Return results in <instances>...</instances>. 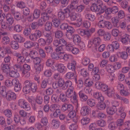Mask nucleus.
Instances as JSON below:
<instances>
[{
    "mask_svg": "<svg viewBox=\"0 0 130 130\" xmlns=\"http://www.w3.org/2000/svg\"><path fill=\"white\" fill-rule=\"evenodd\" d=\"M92 2V4L91 7V9L93 11H98L101 8V11L97 13V14H101L105 11L106 9V6L104 4L102 1L98 0H91Z\"/></svg>",
    "mask_w": 130,
    "mask_h": 130,
    "instance_id": "obj_1",
    "label": "nucleus"
},
{
    "mask_svg": "<svg viewBox=\"0 0 130 130\" xmlns=\"http://www.w3.org/2000/svg\"><path fill=\"white\" fill-rule=\"evenodd\" d=\"M104 101L99 102L97 104V107L99 109L103 110L106 107H107L110 104V103L108 100H106L104 102Z\"/></svg>",
    "mask_w": 130,
    "mask_h": 130,
    "instance_id": "obj_2",
    "label": "nucleus"
},
{
    "mask_svg": "<svg viewBox=\"0 0 130 130\" xmlns=\"http://www.w3.org/2000/svg\"><path fill=\"white\" fill-rule=\"evenodd\" d=\"M90 108L88 106H84L81 108L80 114L83 116H88L90 112Z\"/></svg>",
    "mask_w": 130,
    "mask_h": 130,
    "instance_id": "obj_3",
    "label": "nucleus"
},
{
    "mask_svg": "<svg viewBox=\"0 0 130 130\" xmlns=\"http://www.w3.org/2000/svg\"><path fill=\"white\" fill-rule=\"evenodd\" d=\"M31 85L30 81L26 80L24 82L25 86L23 88V91L26 94L29 93L30 90Z\"/></svg>",
    "mask_w": 130,
    "mask_h": 130,
    "instance_id": "obj_4",
    "label": "nucleus"
},
{
    "mask_svg": "<svg viewBox=\"0 0 130 130\" xmlns=\"http://www.w3.org/2000/svg\"><path fill=\"white\" fill-rule=\"evenodd\" d=\"M66 36L68 38H72L75 30L72 27L69 26L66 30Z\"/></svg>",
    "mask_w": 130,
    "mask_h": 130,
    "instance_id": "obj_5",
    "label": "nucleus"
},
{
    "mask_svg": "<svg viewBox=\"0 0 130 130\" xmlns=\"http://www.w3.org/2000/svg\"><path fill=\"white\" fill-rule=\"evenodd\" d=\"M16 95L11 90H9L7 92L6 98L7 100H14L16 99Z\"/></svg>",
    "mask_w": 130,
    "mask_h": 130,
    "instance_id": "obj_6",
    "label": "nucleus"
},
{
    "mask_svg": "<svg viewBox=\"0 0 130 130\" xmlns=\"http://www.w3.org/2000/svg\"><path fill=\"white\" fill-rule=\"evenodd\" d=\"M23 69L24 71L23 74L26 77H28L30 76V73L28 71H29L30 69V67L29 65L26 64H24L23 66Z\"/></svg>",
    "mask_w": 130,
    "mask_h": 130,
    "instance_id": "obj_7",
    "label": "nucleus"
},
{
    "mask_svg": "<svg viewBox=\"0 0 130 130\" xmlns=\"http://www.w3.org/2000/svg\"><path fill=\"white\" fill-rule=\"evenodd\" d=\"M92 96L93 98L98 99V101H102L104 100V97L102 96L101 93L98 92H95L93 93Z\"/></svg>",
    "mask_w": 130,
    "mask_h": 130,
    "instance_id": "obj_8",
    "label": "nucleus"
},
{
    "mask_svg": "<svg viewBox=\"0 0 130 130\" xmlns=\"http://www.w3.org/2000/svg\"><path fill=\"white\" fill-rule=\"evenodd\" d=\"M14 90L16 92H18L20 91L22 88L21 84L20 83L18 80H15V82L13 83Z\"/></svg>",
    "mask_w": 130,
    "mask_h": 130,
    "instance_id": "obj_9",
    "label": "nucleus"
},
{
    "mask_svg": "<svg viewBox=\"0 0 130 130\" xmlns=\"http://www.w3.org/2000/svg\"><path fill=\"white\" fill-rule=\"evenodd\" d=\"M58 18H55L53 20L55 27H57L60 24L61 21L64 19V17H58Z\"/></svg>",
    "mask_w": 130,
    "mask_h": 130,
    "instance_id": "obj_10",
    "label": "nucleus"
},
{
    "mask_svg": "<svg viewBox=\"0 0 130 130\" xmlns=\"http://www.w3.org/2000/svg\"><path fill=\"white\" fill-rule=\"evenodd\" d=\"M10 65L8 64H3L1 67V69L3 72L6 74L9 73L10 71Z\"/></svg>",
    "mask_w": 130,
    "mask_h": 130,
    "instance_id": "obj_11",
    "label": "nucleus"
},
{
    "mask_svg": "<svg viewBox=\"0 0 130 130\" xmlns=\"http://www.w3.org/2000/svg\"><path fill=\"white\" fill-rule=\"evenodd\" d=\"M56 66L58 71L60 73L64 72L66 71L67 68L64 64L59 63L57 64Z\"/></svg>",
    "mask_w": 130,
    "mask_h": 130,
    "instance_id": "obj_12",
    "label": "nucleus"
},
{
    "mask_svg": "<svg viewBox=\"0 0 130 130\" xmlns=\"http://www.w3.org/2000/svg\"><path fill=\"white\" fill-rule=\"evenodd\" d=\"M60 58L63 59L65 61H68V60L71 59L72 57L71 55L67 54L63 52H60Z\"/></svg>",
    "mask_w": 130,
    "mask_h": 130,
    "instance_id": "obj_13",
    "label": "nucleus"
},
{
    "mask_svg": "<svg viewBox=\"0 0 130 130\" xmlns=\"http://www.w3.org/2000/svg\"><path fill=\"white\" fill-rule=\"evenodd\" d=\"M13 38L17 42L23 43L25 41V39L19 35L15 34L13 36Z\"/></svg>",
    "mask_w": 130,
    "mask_h": 130,
    "instance_id": "obj_14",
    "label": "nucleus"
},
{
    "mask_svg": "<svg viewBox=\"0 0 130 130\" xmlns=\"http://www.w3.org/2000/svg\"><path fill=\"white\" fill-rule=\"evenodd\" d=\"M78 95L80 100L82 102H85L87 100L88 96L82 91H79L78 93Z\"/></svg>",
    "mask_w": 130,
    "mask_h": 130,
    "instance_id": "obj_15",
    "label": "nucleus"
},
{
    "mask_svg": "<svg viewBox=\"0 0 130 130\" xmlns=\"http://www.w3.org/2000/svg\"><path fill=\"white\" fill-rule=\"evenodd\" d=\"M117 56L124 60H126L128 57V54L125 52H117Z\"/></svg>",
    "mask_w": 130,
    "mask_h": 130,
    "instance_id": "obj_16",
    "label": "nucleus"
},
{
    "mask_svg": "<svg viewBox=\"0 0 130 130\" xmlns=\"http://www.w3.org/2000/svg\"><path fill=\"white\" fill-rule=\"evenodd\" d=\"M74 88L73 87H71L69 88L66 92V95L68 98H71L72 97L74 94Z\"/></svg>",
    "mask_w": 130,
    "mask_h": 130,
    "instance_id": "obj_17",
    "label": "nucleus"
},
{
    "mask_svg": "<svg viewBox=\"0 0 130 130\" xmlns=\"http://www.w3.org/2000/svg\"><path fill=\"white\" fill-rule=\"evenodd\" d=\"M117 109L115 106L112 107H109L108 106L107 107L106 111L109 115H112L114 114L117 111Z\"/></svg>",
    "mask_w": 130,
    "mask_h": 130,
    "instance_id": "obj_18",
    "label": "nucleus"
},
{
    "mask_svg": "<svg viewBox=\"0 0 130 130\" xmlns=\"http://www.w3.org/2000/svg\"><path fill=\"white\" fill-rule=\"evenodd\" d=\"M55 37L58 39L61 38L63 36V34L62 31L58 29L57 30L54 32Z\"/></svg>",
    "mask_w": 130,
    "mask_h": 130,
    "instance_id": "obj_19",
    "label": "nucleus"
},
{
    "mask_svg": "<svg viewBox=\"0 0 130 130\" xmlns=\"http://www.w3.org/2000/svg\"><path fill=\"white\" fill-rule=\"evenodd\" d=\"M87 104L91 107H93L94 106L96 103L95 101L93 99H88L87 101Z\"/></svg>",
    "mask_w": 130,
    "mask_h": 130,
    "instance_id": "obj_20",
    "label": "nucleus"
},
{
    "mask_svg": "<svg viewBox=\"0 0 130 130\" xmlns=\"http://www.w3.org/2000/svg\"><path fill=\"white\" fill-rule=\"evenodd\" d=\"M93 84V82L90 79L88 78L85 79L84 82V85L86 87H91Z\"/></svg>",
    "mask_w": 130,
    "mask_h": 130,
    "instance_id": "obj_21",
    "label": "nucleus"
},
{
    "mask_svg": "<svg viewBox=\"0 0 130 130\" xmlns=\"http://www.w3.org/2000/svg\"><path fill=\"white\" fill-rule=\"evenodd\" d=\"M101 42V40L99 37H97L94 39L93 41V43L94 46L96 48V47L99 46Z\"/></svg>",
    "mask_w": 130,
    "mask_h": 130,
    "instance_id": "obj_22",
    "label": "nucleus"
},
{
    "mask_svg": "<svg viewBox=\"0 0 130 130\" xmlns=\"http://www.w3.org/2000/svg\"><path fill=\"white\" fill-rule=\"evenodd\" d=\"M34 43L29 41H27L24 44V46L26 48H30L34 46Z\"/></svg>",
    "mask_w": 130,
    "mask_h": 130,
    "instance_id": "obj_23",
    "label": "nucleus"
},
{
    "mask_svg": "<svg viewBox=\"0 0 130 130\" xmlns=\"http://www.w3.org/2000/svg\"><path fill=\"white\" fill-rule=\"evenodd\" d=\"M1 25L2 28L6 29L8 31H10L12 29V27L7 23L1 22Z\"/></svg>",
    "mask_w": 130,
    "mask_h": 130,
    "instance_id": "obj_24",
    "label": "nucleus"
},
{
    "mask_svg": "<svg viewBox=\"0 0 130 130\" xmlns=\"http://www.w3.org/2000/svg\"><path fill=\"white\" fill-rule=\"evenodd\" d=\"M76 65V61H73L72 63H69L68 64V68L69 70H71L73 71H74L75 70Z\"/></svg>",
    "mask_w": 130,
    "mask_h": 130,
    "instance_id": "obj_25",
    "label": "nucleus"
},
{
    "mask_svg": "<svg viewBox=\"0 0 130 130\" xmlns=\"http://www.w3.org/2000/svg\"><path fill=\"white\" fill-rule=\"evenodd\" d=\"M73 36V41L75 43L77 44L81 41V38L78 35L74 34Z\"/></svg>",
    "mask_w": 130,
    "mask_h": 130,
    "instance_id": "obj_26",
    "label": "nucleus"
},
{
    "mask_svg": "<svg viewBox=\"0 0 130 130\" xmlns=\"http://www.w3.org/2000/svg\"><path fill=\"white\" fill-rule=\"evenodd\" d=\"M45 40L46 44H51L53 41L52 37L49 34H47L45 36Z\"/></svg>",
    "mask_w": 130,
    "mask_h": 130,
    "instance_id": "obj_27",
    "label": "nucleus"
},
{
    "mask_svg": "<svg viewBox=\"0 0 130 130\" xmlns=\"http://www.w3.org/2000/svg\"><path fill=\"white\" fill-rule=\"evenodd\" d=\"M51 123L54 128H57L59 126L60 122L59 120L54 119L51 121Z\"/></svg>",
    "mask_w": 130,
    "mask_h": 130,
    "instance_id": "obj_28",
    "label": "nucleus"
},
{
    "mask_svg": "<svg viewBox=\"0 0 130 130\" xmlns=\"http://www.w3.org/2000/svg\"><path fill=\"white\" fill-rule=\"evenodd\" d=\"M9 74L10 76L13 78H17L19 76V73L17 71H12L9 72Z\"/></svg>",
    "mask_w": 130,
    "mask_h": 130,
    "instance_id": "obj_29",
    "label": "nucleus"
},
{
    "mask_svg": "<svg viewBox=\"0 0 130 130\" xmlns=\"http://www.w3.org/2000/svg\"><path fill=\"white\" fill-rule=\"evenodd\" d=\"M50 80L49 78H45L42 80L41 84V87L43 88H45L46 87L47 84L49 83Z\"/></svg>",
    "mask_w": 130,
    "mask_h": 130,
    "instance_id": "obj_30",
    "label": "nucleus"
},
{
    "mask_svg": "<svg viewBox=\"0 0 130 130\" xmlns=\"http://www.w3.org/2000/svg\"><path fill=\"white\" fill-rule=\"evenodd\" d=\"M15 79H13L11 81L9 79L6 80L5 82L6 86L8 87H10L12 85L13 86V83L15 82Z\"/></svg>",
    "mask_w": 130,
    "mask_h": 130,
    "instance_id": "obj_31",
    "label": "nucleus"
},
{
    "mask_svg": "<svg viewBox=\"0 0 130 130\" xmlns=\"http://www.w3.org/2000/svg\"><path fill=\"white\" fill-rule=\"evenodd\" d=\"M129 35L126 34L122 37L121 41L123 43H125L129 41Z\"/></svg>",
    "mask_w": 130,
    "mask_h": 130,
    "instance_id": "obj_32",
    "label": "nucleus"
},
{
    "mask_svg": "<svg viewBox=\"0 0 130 130\" xmlns=\"http://www.w3.org/2000/svg\"><path fill=\"white\" fill-rule=\"evenodd\" d=\"M52 24L51 23L49 22H47L44 25L45 29L46 31H50L51 29Z\"/></svg>",
    "mask_w": 130,
    "mask_h": 130,
    "instance_id": "obj_33",
    "label": "nucleus"
},
{
    "mask_svg": "<svg viewBox=\"0 0 130 130\" xmlns=\"http://www.w3.org/2000/svg\"><path fill=\"white\" fill-rule=\"evenodd\" d=\"M34 68L37 73L39 74L40 71L43 69V66L41 64L35 65Z\"/></svg>",
    "mask_w": 130,
    "mask_h": 130,
    "instance_id": "obj_34",
    "label": "nucleus"
},
{
    "mask_svg": "<svg viewBox=\"0 0 130 130\" xmlns=\"http://www.w3.org/2000/svg\"><path fill=\"white\" fill-rule=\"evenodd\" d=\"M111 20L114 26L117 27V24L120 21V18L119 17H113Z\"/></svg>",
    "mask_w": 130,
    "mask_h": 130,
    "instance_id": "obj_35",
    "label": "nucleus"
},
{
    "mask_svg": "<svg viewBox=\"0 0 130 130\" xmlns=\"http://www.w3.org/2000/svg\"><path fill=\"white\" fill-rule=\"evenodd\" d=\"M11 47L15 50H17L19 48V45L16 41H12L10 42Z\"/></svg>",
    "mask_w": 130,
    "mask_h": 130,
    "instance_id": "obj_36",
    "label": "nucleus"
},
{
    "mask_svg": "<svg viewBox=\"0 0 130 130\" xmlns=\"http://www.w3.org/2000/svg\"><path fill=\"white\" fill-rule=\"evenodd\" d=\"M30 84H31L30 85V90L33 92H35L36 91L37 89V85L36 84L33 83L30 81Z\"/></svg>",
    "mask_w": 130,
    "mask_h": 130,
    "instance_id": "obj_37",
    "label": "nucleus"
},
{
    "mask_svg": "<svg viewBox=\"0 0 130 130\" xmlns=\"http://www.w3.org/2000/svg\"><path fill=\"white\" fill-rule=\"evenodd\" d=\"M51 57L53 59L57 60L60 58V54H57L55 52H53L51 54Z\"/></svg>",
    "mask_w": 130,
    "mask_h": 130,
    "instance_id": "obj_38",
    "label": "nucleus"
},
{
    "mask_svg": "<svg viewBox=\"0 0 130 130\" xmlns=\"http://www.w3.org/2000/svg\"><path fill=\"white\" fill-rule=\"evenodd\" d=\"M106 69L109 73H112L115 71L113 66L108 64L106 66Z\"/></svg>",
    "mask_w": 130,
    "mask_h": 130,
    "instance_id": "obj_39",
    "label": "nucleus"
},
{
    "mask_svg": "<svg viewBox=\"0 0 130 130\" xmlns=\"http://www.w3.org/2000/svg\"><path fill=\"white\" fill-rule=\"evenodd\" d=\"M72 82L70 80H67L64 83V85L63 87V89L65 90L68 87L70 88L71 87H73L71 86L72 85Z\"/></svg>",
    "mask_w": 130,
    "mask_h": 130,
    "instance_id": "obj_40",
    "label": "nucleus"
},
{
    "mask_svg": "<svg viewBox=\"0 0 130 130\" xmlns=\"http://www.w3.org/2000/svg\"><path fill=\"white\" fill-rule=\"evenodd\" d=\"M2 42L4 45L8 44L10 42V39L8 36H5L3 37L2 39Z\"/></svg>",
    "mask_w": 130,
    "mask_h": 130,
    "instance_id": "obj_41",
    "label": "nucleus"
},
{
    "mask_svg": "<svg viewBox=\"0 0 130 130\" xmlns=\"http://www.w3.org/2000/svg\"><path fill=\"white\" fill-rule=\"evenodd\" d=\"M51 100L54 103H58L59 101V98L56 94H53L51 97Z\"/></svg>",
    "mask_w": 130,
    "mask_h": 130,
    "instance_id": "obj_42",
    "label": "nucleus"
},
{
    "mask_svg": "<svg viewBox=\"0 0 130 130\" xmlns=\"http://www.w3.org/2000/svg\"><path fill=\"white\" fill-rule=\"evenodd\" d=\"M129 90L126 89H121L120 90V93L121 95L124 96H126L129 94V93L128 92Z\"/></svg>",
    "mask_w": 130,
    "mask_h": 130,
    "instance_id": "obj_43",
    "label": "nucleus"
},
{
    "mask_svg": "<svg viewBox=\"0 0 130 130\" xmlns=\"http://www.w3.org/2000/svg\"><path fill=\"white\" fill-rule=\"evenodd\" d=\"M66 76L68 79H73L75 78H76L75 77L74 74L72 72H69L67 73L66 75Z\"/></svg>",
    "mask_w": 130,
    "mask_h": 130,
    "instance_id": "obj_44",
    "label": "nucleus"
},
{
    "mask_svg": "<svg viewBox=\"0 0 130 130\" xmlns=\"http://www.w3.org/2000/svg\"><path fill=\"white\" fill-rule=\"evenodd\" d=\"M4 113L6 116L9 118H10L12 116L11 110L8 109L5 110L4 111Z\"/></svg>",
    "mask_w": 130,
    "mask_h": 130,
    "instance_id": "obj_45",
    "label": "nucleus"
},
{
    "mask_svg": "<svg viewBox=\"0 0 130 130\" xmlns=\"http://www.w3.org/2000/svg\"><path fill=\"white\" fill-rule=\"evenodd\" d=\"M117 125L116 122H111L109 124L108 127L109 129L113 130L116 128Z\"/></svg>",
    "mask_w": 130,
    "mask_h": 130,
    "instance_id": "obj_46",
    "label": "nucleus"
},
{
    "mask_svg": "<svg viewBox=\"0 0 130 130\" xmlns=\"http://www.w3.org/2000/svg\"><path fill=\"white\" fill-rule=\"evenodd\" d=\"M23 108L27 111H29L30 110L31 108L30 106L29 105L27 102L24 103L23 102Z\"/></svg>",
    "mask_w": 130,
    "mask_h": 130,
    "instance_id": "obj_47",
    "label": "nucleus"
},
{
    "mask_svg": "<svg viewBox=\"0 0 130 130\" xmlns=\"http://www.w3.org/2000/svg\"><path fill=\"white\" fill-rule=\"evenodd\" d=\"M0 124L3 127H5L6 126V123L5 119L3 116L0 117Z\"/></svg>",
    "mask_w": 130,
    "mask_h": 130,
    "instance_id": "obj_48",
    "label": "nucleus"
},
{
    "mask_svg": "<svg viewBox=\"0 0 130 130\" xmlns=\"http://www.w3.org/2000/svg\"><path fill=\"white\" fill-rule=\"evenodd\" d=\"M107 95L109 97H113L115 96L114 91L113 90L109 89L106 92Z\"/></svg>",
    "mask_w": 130,
    "mask_h": 130,
    "instance_id": "obj_49",
    "label": "nucleus"
},
{
    "mask_svg": "<svg viewBox=\"0 0 130 130\" xmlns=\"http://www.w3.org/2000/svg\"><path fill=\"white\" fill-rule=\"evenodd\" d=\"M66 95L64 94H60L59 95V98L60 100L62 102H66L68 101V99L67 98Z\"/></svg>",
    "mask_w": 130,
    "mask_h": 130,
    "instance_id": "obj_50",
    "label": "nucleus"
},
{
    "mask_svg": "<svg viewBox=\"0 0 130 130\" xmlns=\"http://www.w3.org/2000/svg\"><path fill=\"white\" fill-rule=\"evenodd\" d=\"M38 42L40 45L41 46H43L46 44L45 40L43 38L39 39L38 40Z\"/></svg>",
    "mask_w": 130,
    "mask_h": 130,
    "instance_id": "obj_51",
    "label": "nucleus"
},
{
    "mask_svg": "<svg viewBox=\"0 0 130 130\" xmlns=\"http://www.w3.org/2000/svg\"><path fill=\"white\" fill-rule=\"evenodd\" d=\"M14 66L17 71L21 72L22 74L24 73L23 72L24 71L23 69V66L19 64H15Z\"/></svg>",
    "mask_w": 130,
    "mask_h": 130,
    "instance_id": "obj_52",
    "label": "nucleus"
},
{
    "mask_svg": "<svg viewBox=\"0 0 130 130\" xmlns=\"http://www.w3.org/2000/svg\"><path fill=\"white\" fill-rule=\"evenodd\" d=\"M90 122V119L88 118H83L81 121V123L83 125H86L88 123Z\"/></svg>",
    "mask_w": 130,
    "mask_h": 130,
    "instance_id": "obj_53",
    "label": "nucleus"
},
{
    "mask_svg": "<svg viewBox=\"0 0 130 130\" xmlns=\"http://www.w3.org/2000/svg\"><path fill=\"white\" fill-rule=\"evenodd\" d=\"M85 6L82 5H78L75 9L76 11L78 12H80L85 9Z\"/></svg>",
    "mask_w": 130,
    "mask_h": 130,
    "instance_id": "obj_54",
    "label": "nucleus"
},
{
    "mask_svg": "<svg viewBox=\"0 0 130 130\" xmlns=\"http://www.w3.org/2000/svg\"><path fill=\"white\" fill-rule=\"evenodd\" d=\"M90 62V59L87 57H85L83 60L82 63L85 66H86L89 64Z\"/></svg>",
    "mask_w": 130,
    "mask_h": 130,
    "instance_id": "obj_55",
    "label": "nucleus"
},
{
    "mask_svg": "<svg viewBox=\"0 0 130 130\" xmlns=\"http://www.w3.org/2000/svg\"><path fill=\"white\" fill-rule=\"evenodd\" d=\"M104 24V26L106 27L108 29H111L112 27V24L108 21H105Z\"/></svg>",
    "mask_w": 130,
    "mask_h": 130,
    "instance_id": "obj_56",
    "label": "nucleus"
},
{
    "mask_svg": "<svg viewBox=\"0 0 130 130\" xmlns=\"http://www.w3.org/2000/svg\"><path fill=\"white\" fill-rule=\"evenodd\" d=\"M31 32V29L30 28H25L23 32L24 34L26 36L30 35Z\"/></svg>",
    "mask_w": 130,
    "mask_h": 130,
    "instance_id": "obj_57",
    "label": "nucleus"
},
{
    "mask_svg": "<svg viewBox=\"0 0 130 130\" xmlns=\"http://www.w3.org/2000/svg\"><path fill=\"white\" fill-rule=\"evenodd\" d=\"M103 37L105 41H108L111 38V35L109 32H106L104 35Z\"/></svg>",
    "mask_w": 130,
    "mask_h": 130,
    "instance_id": "obj_58",
    "label": "nucleus"
},
{
    "mask_svg": "<svg viewBox=\"0 0 130 130\" xmlns=\"http://www.w3.org/2000/svg\"><path fill=\"white\" fill-rule=\"evenodd\" d=\"M33 59L35 65L39 64L41 62V58L39 57H36Z\"/></svg>",
    "mask_w": 130,
    "mask_h": 130,
    "instance_id": "obj_59",
    "label": "nucleus"
},
{
    "mask_svg": "<svg viewBox=\"0 0 130 130\" xmlns=\"http://www.w3.org/2000/svg\"><path fill=\"white\" fill-rule=\"evenodd\" d=\"M64 80L61 78H60L58 80V86L61 87L62 89H63V87L64 85Z\"/></svg>",
    "mask_w": 130,
    "mask_h": 130,
    "instance_id": "obj_60",
    "label": "nucleus"
},
{
    "mask_svg": "<svg viewBox=\"0 0 130 130\" xmlns=\"http://www.w3.org/2000/svg\"><path fill=\"white\" fill-rule=\"evenodd\" d=\"M46 53L47 54H51L53 51V48L50 46H47L44 48Z\"/></svg>",
    "mask_w": 130,
    "mask_h": 130,
    "instance_id": "obj_61",
    "label": "nucleus"
},
{
    "mask_svg": "<svg viewBox=\"0 0 130 130\" xmlns=\"http://www.w3.org/2000/svg\"><path fill=\"white\" fill-rule=\"evenodd\" d=\"M65 46V49L68 51L71 52L73 47V45L71 43L68 42Z\"/></svg>",
    "mask_w": 130,
    "mask_h": 130,
    "instance_id": "obj_62",
    "label": "nucleus"
},
{
    "mask_svg": "<svg viewBox=\"0 0 130 130\" xmlns=\"http://www.w3.org/2000/svg\"><path fill=\"white\" fill-rule=\"evenodd\" d=\"M78 2L72 0L70 6L72 9H75L78 6Z\"/></svg>",
    "mask_w": 130,
    "mask_h": 130,
    "instance_id": "obj_63",
    "label": "nucleus"
},
{
    "mask_svg": "<svg viewBox=\"0 0 130 130\" xmlns=\"http://www.w3.org/2000/svg\"><path fill=\"white\" fill-rule=\"evenodd\" d=\"M124 125L125 128L123 130H129L130 129V121L126 122L124 123Z\"/></svg>",
    "mask_w": 130,
    "mask_h": 130,
    "instance_id": "obj_64",
    "label": "nucleus"
}]
</instances>
